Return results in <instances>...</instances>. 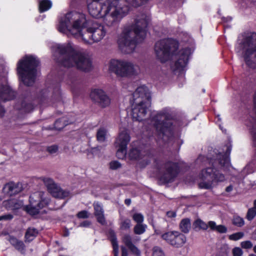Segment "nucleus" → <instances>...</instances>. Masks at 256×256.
Returning <instances> with one entry per match:
<instances>
[{
	"mask_svg": "<svg viewBox=\"0 0 256 256\" xmlns=\"http://www.w3.org/2000/svg\"><path fill=\"white\" fill-rule=\"evenodd\" d=\"M88 10L93 18L104 17L108 26H116L130 10L127 0H87Z\"/></svg>",
	"mask_w": 256,
	"mask_h": 256,
	"instance_id": "1",
	"label": "nucleus"
},
{
	"mask_svg": "<svg viewBox=\"0 0 256 256\" xmlns=\"http://www.w3.org/2000/svg\"><path fill=\"white\" fill-rule=\"evenodd\" d=\"M180 44L178 40L172 38L160 40L154 44V51L157 58L162 62L169 60L176 53ZM191 54V49L185 48L181 49L178 54V58L174 64V71L181 72L187 66Z\"/></svg>",
	"mask_w": 256,
	"mask_h": 256,
	"instance_id": "2",
	"label": "nucleus"
},
{
	"mask_svg": "<svg viewBox=\"0 0 256 256\" xmlns=\"http://www.w3.org/2000/svg\"><path fill=\"white\" fill-rule=\"evenodd\" d=\"M231 150V146H228L224 154L219 152L215 159L204 156H198V160L202 162H206L211 166L201 170L200 176L202 182L199 184L200 188L209 190L212 188L214 183L222 182L225 180L224 175L216 168V166L218 163L220 168L228 167L230 162V155Z\"/></svg>",
	"mask_w": 256,
	"mask_h": 256,
	"instance_id": "3",
	"label": "nucleus"
},
{
	"mask_svg": "<svg viewBox=\"0 0 256 256\" xmlns=\"http://www.w3.org/2000/svg\"><path fill=\"white\" fill-rule=\"evenodd\" d=\"M54 56L56 63L64 68L76 66L84 72H90L92 68V60L70 45L58 44L55 48Z\"/></svg>",
	"mask_w": 256,
	"mask_h": 256,
	"instance_id": "4",
	"label": "nucleus"
},
{
	"mask_svg": "<svg viewBox=\"0 0 256 256\" xmlns=\"http://www.w3.org/2000/svg\"><path fill=\"white\" fill-rule=\"evenodd\" d=\"M148 24L146 18H140L136 20L134 24L124 28L118 40L120 50L125 54L134 52L137 44L145 38Z\"/></svg>",
	"mask_w": 256,
	"mask_h": 256,
	"instance_id": "5",
	"label": "nucleus"
},
{
	"mask_svg": "<svg viewBox=\"0 0 256 256\" xmlns=\"http://www.w3.org/2000/svg\"><path fill=\"white\" fill-rule=\"evenodd\" d=\"M40 63L39 59L32 55H25L18 62L17 73L26 86H31L34 84Z\"/></svg>",
	"mask_w": 256,
	"mask_h": 256,
	"instance_id": "6",
	"label": "nucleus"
},
{
	"mask_svg": "<svg viewBox=\"0 0 256 256\" xmlns=\"http://www.w3.org/2000/svg\"><path fill=\"white\" fill-rule=\"evenodd\" d=\"M134 103L132 110L134 120L142 122L146 119L148 110L151 106V96L148 89L145 86H138L132 94Z\"/></svg>",
	"mask_w": 256,
	"mask_h": 256,
	"instance_id": "7",
	"label": "nucleus"
},
{
	"mask_svg": "<svg viewBox=\"0 0 256 256\" xmlns=\"http://www.w3.org/2000/svg\"><path fill=\"white\" fill-rule=\"evenodd\" d=\"M84 22L83 26L86 27L88 38L86 34H82L83 41L86 44H92L95 42H100L105 36L106 30L104 26L96 21L87 20L84 14L80 16V18L74 20V27L79 28L80 22Z\"/></svg>",
	"mask_w": 256,
	"mask_h": 256,
	"instance_id": "8",
	"label": "nucleus"
},
{
	"mask_svg": "<svg viewBox=\"0 0 256 256\" xmlns=\"http://www.w3.org/2000/svg\"><path fill=\"white\" fill-rule=\"evenodd\" d=\"M172 120V116L164 112L158 113L152 118L158 136L164 139L165 143L170 142L174 138V125Z\"/></svg>",
	"mask_w": 256,
	"mask_h": 256,
	"instance_id": "9",
	"label": "nucleus"
},
{
	"mask_svg": "<svg viewBox=\"0 0 256 256\" xmlns=\"http://www.w3.org/2000/svg\"><path fill=\"white\" fill-rule=\"evenodd\" d=\"M72 12H68L62 16L59 20L58 30L63 34H66L68 36H72L74 38H81L83 40L82 34H86L88 38L86 27L83 26V22H80L79 28L74 27V21L72 24Z\"/></svg>",
	"mask_w": 256,
	"mask_h": 256,
	"instance_id": "10",
	"label": "nucleus"
},
{
	"mask_svg": "<svg viewBox=\"0 0 256 256\" xmlns=\"http://www.w3.org/2000/svg\"><path fill=\"white\" fill-rule=\"evenodd\" d=\"M46 90H42L37 94L30 88H28L24 94L20 110L25 113L32 112L36 105L42 104L46 100Z\"/></svg>",
	"mask_w": 256,
	"mask_h": 256,
	"instance_id": "11",
	"label": "nucleus"
},
{
	"mask_svg": "<svg viewBox=\"0 0 256 256\" xmlns=\"http://www.w3.org/2000/svg\"><path fill=\"white\" fill-rule=\"evenodd\" d=\"M154 149L146 145L142 144L132 148L130 150L128 157L130 160H138L145 158L146 160L141 161L139 164L141 168H144L150 162V159L154 156Z\"/></svg>",
	"mask_w": 256,
	"mask_h": 256,
	"instance_id": "12",
	"label": "nucleus"
},
{
	"mask_svg": "<svg viewBox=\"0 0 256 256\" xmlns=\"http://www.w3.org/2000/svg\"><path fill=\"white\" fill-rule=\"evenodd\" d=\"M181 171V166L179 162L170 160L164 164V170L159 178V180L163 184H168L174 181Z\"/></svg>",
	"mask_w": 256,
	"mask_h": 256,
	"instance_id": "13",
	"label": "nucleus"
},
{
	"mask_svg": "<svg viewBox=\"0 0 256 256\" xmlns=\"http://www.w3.org/2000/svg\"><path fill=\"white\" fill-rule=\"evenodd\" d=\"M109 69L121 77L132 76L136 74L134 65L131 62L118 60H110Z\"/></svg>",
	"mask_w": 256,
	"mask_h": 256,
	"instance_id": "14",
	"label": "nucleus"
},
{
	"mask_svg": "<svg viewBox=\"0 0 256 256\" xmlns=\"http://www.w3.org/2000/svg\"><path fill=\"white\" fill-rule=\"evenodd\" d=\"M30 204L26 207V212L32 216L38 214L40 210L46 206L48 202L46 198H43L40 192H35L30 196Z\"/></svg>",
	"mask_w": 256,
	"mask_h": 256,
	"instance_id": "15",
	"label": "nucleus"
},
{
	"mask_svg": "<svg viewBox=\"0 0 256 256\" xmlns=\"http://www.w3.org/2000/svg\"><path fill=\"white\" fill-rule=\"evenodd\" d=\"M161 238L168 244L176 248L182 247L186 241V238L184 234L176 230L169 231L162 234Z\"/></svg>",
	"mask_w": 256,
	"mask_h": 256,
	"instance_id": "16",
	"label": "nucleus"
},
{
	"mask_svg": "<svg viewBox=\"0 0 256 256\" xmlns=\"http://www.w3.org/2000/svg\"><path fill=\"white\" fill-rule=\"evenodd\" d=\"M44 182L47 188L48 192L53 197L60 199H64L69 196L70 192L63 190L61 188L58 186L52 178H44Z\"/></svg>",
	"mask_w": 256,
	"mask_h": 256,
	"instance_id": "17",
	"label": "nucleus"
},
{
	"mask_svg": "<svg viewBox=\"0 0 256 256\" xmlns=\"http://www.w3.org/2000/svg\"><path fill=\"white\" fill-rule=\"evenodd\" d=\"M130 140V136L126 131L120 132L116 142V146L118 148L116 156L119 159L124 158L126 154L127 146Z\"/></svg>",
	"mask_w": 256,
	"mask_h": 256,
	"instance_id": "18",
	"label": "nucleus"
},
{
	"mask_svg": "<svg viewBox=\"0 0 256 256\" xmlns=\"http://www.w3.org/2000/svg\"><path fill=\"white\" fill-rule=\"evenodd\" d=\"M90 96L93 102L102 108H106L110 103V100L102 89L94 88L91 90Z\"/></svg>",
	"mask_w": 256,
	"mask_h": 256,
	"instance_id": "19",
	"label": "nucleus"
},
{
	"mask_svg": "<svg viewBox=\"0 0 256 256\" xmlns=\"http://www.w3.org/2000/svg\"><path fill=\"white\" fill-rule=\"evenodd\" d=\"M16 91L8 84L0 86V100L4 102L14 100L16 96Z\"/></svg>",
	"mask_w": 256,
	"mask_h": 256,
	"instance_id": "20",
	"label": "nucleus"
},
{
	"mask_svg": "<svg viewBox=\"0 0 256 256\" xmlns=\"http://www.w3.org/2000/svg\"><path fill=\"white\" fill-rule=\"evenodd\" d=\"M22 189V183H14L11 182L4 186L2 190L6 194L10 196H13L21 192Z\"/></svg>",
	"mask_w": 256,
	"mask_h": 256,
	"instance_id": "21",
	"label": "nucleus"
},
{
	"mask_svg": "<svg viewBox=\"0 0 256 256\" xmlns=\"http://www.w3.org/2000/svg\"><path fill=\"white\" fill-rule=\"evenodd\" d=\"M94 215L96 218L97 222L102 226L106 224V220L104 215V210L102 204L98 202H94Z\"/></svg>",
	"mask_w": 256,
	"mask_h": 256,
	"instance_id": "22",
	"label": "nucleus"
},
{
	"mask_svg": "<svg viewBox=\"0 0 256 256\" xmlns=\"http://www.w3.org/2000/svg\"><path fill=\"white\" fill-rule=\"evenodd\" d=\"M122 242L132 254L136 256H140V250L132 243V236L129 234H124L122 238Z\"/></svg>",
	"mask_w": 256,
	"mask_h": 256,
	"instance_id": "23",
	"label": "nucleus"
},
{
	"mask_svg": "<svg viewBox=\"0 0 256 256\" xmlns=\"http://www.w3.org/2000/svg\"><path fill=\"white\" fill-rule=\"evenodd\" d=\"M76 119L72 116H62L57 119L54 123V128L56 130H60L66 126L74 123Z\"/></svg>",
	"mask_w": 256,
	"mask_h": 256,
	"instance_id": "24",
	"label": "nucleus"
},
{
	"mask_svg": "<svg viewBox=\"0 0 256 256\" xmlns=\"http://www.w3.org/2000/svg\"><path fill=\"white\" fill-rule=\"evenodd\" d=\"M253 110L255 116L252 117L254 122L250 128V132L252 136L253 146L256 148V90L253 96Z\"/></svg>",
	"mask_w": 256,
	"mask_h": 256,
	"instance_id": "25",
	"label": "nucleus"
},
{
	"mask_svg": "<svg viewBox=\"0 0 256 256\" xmlns=\"http://www.w3.org/2000/svg\"><path fill=\"white\" fill-rule=\"evenodd\" d=\"M38 230L34 228H28L24 234V242H32L38 235Z\"/></svg>",
	"mask_w": 256,
	"mask_h": 256,
	"instance_id": "26",
	"label": "nucleus"
},
{
	"mask_svg": "<svg viewBox=\"0 0 256 256\" xmlns=\"http://www.w3.org/2000/svg\"><path fill=\"white\" fill-rule=\"evenodd\" d=\"M10 243L16 250L22 254L25 252L26 246L22 241L13 237L11 238Z\"/></svg>",
	"mask_w": 256,
	"mask_h": 256,
	"instance_id": "27",
	"label": "nucleus"
},
{
	"mask_svg": "<svg viewBox=\"0 0 256 256\" xmlns=\"http://www.w3.org/2000/svg\"><path fill=\"white\" fill-rule=\"evenodd\" d=\"M179 228L182 232L188 234L191 228L190 219L188 218L182 219L180 223Z\"/></svg>",
	"mask_w": 256,
	"mask_h": 256,
	"instance_id": "28",
	"label": "nucleus"
},
{
	"mask_svg": "<svg viewBox=\"0 0 256 256\" xmlns=\"http://www.w3.org/2000/svg\"><path fill=\"white\" fill-rule=\"evenodd\" d=\"M52 6V2L50 0H40L38 10L42 13L50 10Z\"/></svg>",
	"mask_w": 256,
	"mask_h": 256,
	"instance_id": "29",
	"label": "nucleus"
},
{
	"mask_svg": "<svg viewBox=\"0 0 256 256\" xmlns=\"http://www.w3.org/2000/svg\"><path fill=\"white\" fill-rule=\"evenodd\" d=\"M108 239L111 242L112 248H118L116 235L114 230H109L108 233Z\"/></svg>",
	"mask_w": 256,
	"mask_h": 256,
	"instance_id": "30",
	"label": "nucleus"
},
{
	"mask_svg": "<svg viewBox=\"0 0 256 256\" xmlns=\"http://www.w3.org/2000/svg\"><path fill=\"white\" fill-rule=\"evenodd\" d=\"M147 226L144 224H136L134 228V232L136 234L140 235L146 230Z\"/></svg>",
	"mask_w": 256,
	"mask_h": 256,
	"instance_id": "31",
	"label": "nucleus"
},
{
	"mask_svg": "<svg viewBox=\"0 0 256 256\" xmlns=\"http://www.w3.org/2000/svg\"><path fill=\"white\" fill-rule=\"evenodd\" d=\"M4 205L8 210H14L18 208V203L12 200H10L4 202Z\"/></svg>",
	"mask_w": 256,
	"mask_h": 256,
	"instance_id": "32",
	"label": "nucleus"
},
{
	"mask_svg": "<svg viewBox=\"0 0 256 256\" xmlns=\"http://www.w3.org/2000/svg\"><path fill=\"white\" fill-rule=\"evenodd\" d=\"M193 226L194 229L198 228L199 230H206L208 228V225L200 218L196 220L194 222Z\"/></svg>",
	"mask_w": 256,
	"mask_h": 256,
	"instance_id": "33",
	"label": "nucleus"
},
{
	"mask_svg": "<svg viewBox=\"0 0 256 256\" xmlns=\"http://www.w3.org/2000/svg\"><path fill=\"white\" fill-rule=\"evenodd\" d=\"M106 131L104 128H100L96 133V139L99 142H104L106 139Z\"/></svg>",
	"mask_w": 256,
	"mask_h": 256,
	"instance_id": "34",
	"label": "nucleus"
},
{
	"mask_svg": "<svg viewBox=\"0 0 256 256\" xmlns=\"http://www.w3.org/2000/svg\"><path fill=\"white\" fill-rule=\"evenodd\" d=\"M52 97L56 101L60 100L62 99V93L60 84L54 88Z\"/></svg>",
	"mask_w": 256,
	"mask_h": 256,
	"instance_id": "35",
	"label": "nucleus"
},
{
	"mask_svg": "<svg viewBox=\"0 0 256 256\" xmlns=\"http://www.w3.org/2000/svg\"><path fill=\"white\" fill-rule=\"evenodd\" d=\"M232 224L234 226L240 228L244 225V221L242 217L238 216H234L232 220Z\"/></svg>",
	"mask_w": 256,
	"mask_h": 256,
	"instance_id": "36",
	"label": "nucleus"
},
{
	"mask_svg": "<svg viewBox=\"0 0 256 256\" xmlns=\"http://www.w3.org/2000/svg\"><path fill=\"white\" fill-rule=\"evenodd\" d=\"M132 226L131 220L129 218H126L120 223V228L122 230H128Z\"/></svg>",
	"mask_w": 256,
	"mask_h": 256,
	"instance_id": "37",
	"label": "nucleus"
},
{
	"mask_svg": "<svg viewBox=\"0 0 256 256\" xmlns=\"http://www.w3.org/2000/svg\"><path fill=\"white\" fill-rule=\"evenodd\" d=\"M256 216V208L254 206L249 208L247 212L246 218L248 221H252Z\"/></svg>",
	"mask_w": 256,
	"mask_h": 256,
	"instance_id": "38",
	"label": "nucleus"
},
{
	"mask_svg": "<svg viewBox=\"0 0 256 256\" xmlns=\"http://www.w3.org/2000/svg\"><path fill=\"white\" fill-rule=\"evenodd\" d=\"M132 220L136 222V224H142L144 220V216L141 213H135L132 216Z\"/></svg>",
	"mask_w": 256,
	"mask_h": 256,
	"instance_id": "39",
	"label": "nucleus"
},
{
	"mask_svg": "<svg viewBox=\"0 0 256 256\" xmlns=\"http://www.w3.org/2000/svg\"><path fill=\"white\" fill-rule=\"evenodd\" d=\"M244 236L243 232H237L228 236V238L232 240H238L241 239Z\"/></svg>",
	"mask_w": 256,
	"mask_h": 256,
	"instance_id": "40",
	"label": "nucleus"
},
{
	"mask_svg": "<svg viewBox=\"0 0 256 256\" xmlns=\"http://www.w3.org/2000/svg\"><path fill=\"white\" fill-rule=\"evenodd\" d=\"M71 90L73 94L74 99L80 96L82 94V90L74 86H72Z\"/></svg>",
	"mask_w": 256,
	"mask_h": 256,
	"instance_id": "41",
	"label": "nucleus"
},
{
	"mask_svg": "<svg viewBox=\"0 0 256 256\" xmlns=\"http://www.w3.org/2000/svg\"><path fill=\"white\" fill-rule=\"evenodd\" d=\"M110 168L112 170H117L122 166L121 164L117 160H112L109 164Z\"/></svg>",
	"mask_w": 256,
	"mask_h": 256,
	"instance_id": "42",
	"label": "nucleus"
},
{
	"mask_svg": "<svg viewBox=\"0 0 256 256\" xmlns=\"http://www.w3.org/2000/svg\"><path fill=\"white\" fill-rule=\"evenodd\" d=\"M76 216L78 218H88L89 215L88 211L83 210L79 212L76 214Z\"/></svg>",
	"mask_w": 256,
	"mask_h": 256,
	"instance_id": "43",
	"label": "nucleus"
},
{
	"mask_svg": "<svg viewBox=\"0 0 256 256\" xmlns=\"http://www.w3.org/2000/svg\"><path fill=\"white\" fill-rule=\"evenodd\" d=\"M152 256H165L164 252L158 247L154 248Z\"/></svg>",
	"mask_w": 256,
	"mask_h": 256,
	"instance_id": "44",
	"label": "nucleus"
},
{
	"mask_svg": "<svg viewBox=\"0 0 256 256\" xmlns=\"http://www.w3.org/2000/svg\"><path fill=\"white\" fill-rule=\"evenodd\" d=\"M240 246L243 248L250 249L252 247V244L250 240H246L240 243Z\"/></svg>",
	"mask_w": 256,
	"mask_h": 256,
	"instance_id": "45",
	"label": "nucleus"
},
{
	"mask_svg": "<svg viewBox=\"0 0 256 256\" xmlns=\"http://www.w3.org/2000/svg\"><path fill=\"white\" fill-rule=\"evenodd\" d=\"M233 256H242L243 252L242 250L239 247H235L232 250Z\"/></svg>",
	"mask_w": 256,
	"mask_h": 256,
	"instance_id": "46",
	"label": "nucleus"
},
{
	"mask_svg": "<svg viewBox=\"0 0 256 256\" xmlns=\"http://www.w3.org/2000/svg\"><path fill=\"white\" fill-rule=\"evenodd\" d=\"M148 0H132L133 5L136 7L140 6L146 4Z\"/></svg>",
	"mask_w": 256,
	"mask_h": 256,
	"instance_id": "47",
	"label": "nucleus"
},
{
	"mask_svg": "<svg viewBox=\"0 0 256 256\" xmlns=\"http://www.w3.org/2000/svg\"><path fill=\"white\" fill-rule=\"evenodd\" d=\"M216 230L220 234H224L227 232L228 228L225 226L220 224L217 226Z\"/></svg>",
	"mask_w": 256,
	"mask_h": 256,
	"instance_id": "48",
	"label": "nucleus"
},
{
	"mask_svg": "<svg viewBox=\"0 0 256 256\" xmlns=\"http://www.w3.org/2000/svg\"><path fill=\"white\" fill-rule=\"evenodd\" d=\"M58 150V146L56 145H52L47 148V151L50 154L56 153Z\"/></svg>",
	"mask_w": 256,
	"mask_h": 256,
	"instance_id": "49",
	"label": "nucleus"
},
{
	"mask_svg": "<svg viewBox=\"0 0 256 256\" xmlns=\"http://www.w3.org/2000/svg\"><path fill=\"white\" fill-rule=\"evenodd\" d=\"M14 218L12 214H8L0 216V221L1 220H10Z\"/></svg>",
	"mask_w": 256,
	"mask_h": 256,
	"instance_id": "50",
	"label": "nucleus"
},
{
	"mask_svg": "<svg viewBox=\"0 0 256 256\" xmlns=\"http://www.w3.org/2000/svg\"><path fill=\"white\" fill-rule=\"evenodd\" d=\"M154 164L156 169L160 170L162 168V166L160 162V161L158 158H155L154 160Z\"/></svg>",
	"mask_w": 256,
	"mask_h": 256,
	"instance_id": "51",
	"label": "nucleus"
},
{
	"mask_svg": "<svg viewBox=\"0 0 256 256\" xmlns=\"http://www.w3.org/2000/svg\"><path fill=\"white\" fill-rule=\"evenodd\" d=\"M207 224L208 225V227L209 226L212 230H216L218 226L216 225V224L214 222L210 221V222H208V224Z\"/></svg>",
	"mask_w": 256,
	"mask_h": 256,
	"instance_id": "52",
	"label": "nucleus"
},
{
	"mask_svg": "<svg viewBox=\"0 0 256 256\" xmlns=\"http://www.w3.org/2000/svg\"><path fill=\"white\" fill-rule=\"evenodd\" d=\"M90 222L88 220H84L81 222L80 226L81 227H88L90 226Z\"/></svg>",
	"mask_w": 256,
	"mask_h": 256,
	"instance_id": "53",
	"label": "nucleus"
},
{
	"mask_svg": "<svg viewBox=\"0 0 256 256\" xmlns=\"http://www.w3.org/2000/svg\"><path fill=\"white\" fill-rule=\"evenodd\" d=\"M166 216L170 218H175L176 216V213L173 211H168L166 212Z\"/></svg>",
	"mask_w": 256,
	"mask_h": 256,
	"instance_id": "54",
	"label": "nucleus"
},
{
	"mask_svg": "<svg viewBox=\"0 0 256 256\" xmlns=\"http://www.w3.org/2000/svg\"><path fill=\"white\" fill-rule=\"evenodd\" d=\"M122 256H128V251L124 247L122 248Z\"/></svg>",
	"mask_w": 256,
	"mask_h": 256,
	"instance_id": "55",
	"label": "nucleus"
},
{
	"mask_svg": "<svg viewBox=\"0 0 256 256\" xmlns=\"http://www.w3.org/2000/svg\"><path fill=\"white\" fill-rule=\"evenodd\" d=\"M232 190H233V186L232 184H230V186H227L225 190L227 192H231Z\"/></svg>",
	"mask_w": 256,
	"mask_h": 256,
	"instance_id": "56",
	"label": "nucleus"
},
{
	"mask_svg": "<svg viewBox=\"0 0 256 256\" xmlns=\"http://www.w3.org/2000/svg\"><path fill=\"white\" fill-rule=\"evenodd\" d=\"M118 248H114L112 250V252L114 254V256H118Z\"/></svg>",
	"mask_w": 256,
	"mask_h": 256,
	"instance_id": "57",
	"label": "nucleus"
},
{
	"mask_svg": "<svg viewBox=\"0 0 256 256\" xmlns=\"http://www.w3.org/2000/svg\"><path fill=\"white\" fill-rule=\"evenodd\" d=\"M124 204L126 206H130L131 204V200L130 198H126L124 200Z\"/></svg>",
	"mask_w": 256,
	"mask_h": 256,
	"instance_id": "58",
	"label": "nucleus"
},
{
	"mask_svg": "<svg viewBox=\"0 0 256 256\" xmlns=\"http://www.w3.org/2000/svg\"><path fill=\"white\" fill-rule=\"evenodd\" d=\"M231 20H232V18H230V17L223 18H222V20L224 22H228V21H230Z\"/></svg>",
	"mask_w": 256,
	"mask_h": 256,
	"instance_id": "59",
	"label": "nucleus"
},
{
	"mask_svg": "<svg viewBox=\"0 0 256 256\" xmlns=\"http://www.w3.org/2000/svg\"><path fill=\"white\" fill-rule=\"evenodd\" d=\"M154 234H156V235H161L162 236V234H161V232L160 230H154Z\"/></svg>",
	"mask_w": 256,
	"mask_h": 256,
	"instance_id": "60",
	"label": "nucleus"
},
{
	"mask_svg": "<svg viewBox=\"0 0 256 256\" xmlns=\"http://www.w3.org/2000/svg\"><path fill=\"white\" fill-rule=\"evenodd\" d=\"M254 206L256 208V199L254 200Z\"/></svg>",
	"mask_w": 256,
	"mask_h": 256,
	"instance_id": "61",
	"label": "nucleus"
},
{
	"mask_svg": "<svg viewBox=\"0 0 256 256\" xmlns=\"http://www.w3.org/2000/svg\"><path fill=\"white\" fill-rule=\"evenodd\" d=\"M253 250L254 252L256 254V245L254 246Z\"/></svg>",
	"mask_w": 256,
	"mask_h": 256,
	"instance_id": "62",
	"label": "nucleus"
},
{
	"mask_svg": "<svg viewBox=\"0 0 256 256\" xmlns=\"http://www.w3.org/2000/svg\"><path fill=\"white\" fill-rule=\"evenodd\" d=\"M248 256H256V255L254 254H250Z\"/></svg>",
	"mask_w": 256,
	"mask_h": 256,
	"instance_id": "63",
	"label": "nucleus"
},
{
	"mask_svg": "<svg viewBox=\"0 0 256 256\" xmlns=\"http://www.w3.org/2000/svg\"><path fill=\"white\" fill-rule=\"evenodd\" d=\"M0 200H2V198H1L0 197Z\"/></svg>",
	"mask_w": 256,
	"mask_h": 256,
	"instance_id": "64",
	"label": "nucleus"
}]
</instances>
